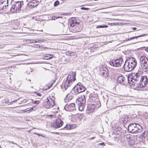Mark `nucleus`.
Wrapping results in <instances>:
<instances>
[{"label":"nucleus","mask_w":148,"mask_h":148,"mask_svg":"<svg viewBox=\"0 0 148 148\" xmlns=\"http://www.w3.org/2000/svg\"><path fill=\"white\" fill-rule=\"evenodd\" d=\"M34 134H37V135H38V136L39 135H40V134H39L38 133H34Z\"/></svg>","instance_id":"50"},{"label":"nucleus","mask_w":148,"mask_h":148,"mask_svg":"<svg viewBox=\"0 0 148 148\" xmlns=\"http://www.w3.org/2000/svg\"><path fill=\"white\" fill-rule=\"evenodd\" d=\"M22 5H23V4L21 2L18 1L15 2L12 6L11 9V11L13 12L19 11L21 10Z\"/></svg>","instance_id":"6"},{"label":"nucleus","mask_w":148,"mask_h":148,"mask_svg":"<svg viewBox=\"0 0 148 148\" xmlns=\"http://www.w3.org/2000/svg\"><path fill=\"white\" fill-rule=\"evenodd\" d=\"M147 52H148V48L147 49Z\"/></svg>","instance_id":"53"},{"label":"nucleus","mask_w":148,"mask_h":148,"mask_svg":"<svg viewBox=\"0 0 148 148\" xmlns=\"http://www.w3.org/2000/svg\"><path fill=\"white\" fill-rule=\"evenodd\" d=\"M86 98L84 95H82L76 99V102L78 105L80 111H82L84 109L86 103Z\"/></svg>","instance_id":"4"},{"label":"nucleus","mask_w":148,"mask_h":148,"mask_svg":"<svg viewBox=\"0 0 148 148\" xmlns=\"http://www.w3.org/2000/svg\"><path fill=\"white\" fill-rule=\"evenodd\" d=\"M94 104H90L88 105L87 108V111L90 112H93L96 108Z\"/></svg>","instance_id":"17"},{"label":"nucleus","mask_w":148,"mask_h":148,"mask_svg":"<svg viewBox=\"0 0 148 148\" xmlns=\"http://www.w3.org/2000/svg\"><path fill=\"white\" fill-rule=\"evenodd\" d=\"M53 85V84L52 83H51L50 84H47L45 86H44L43 88V89L44 90H46L47 89L49 88L51 86H52Z\"/></svg>","instance_id":"22"},{"label":"nucleus","mask_w":148,"mask_h":148,"mask_svg":"<svg viewBox=\"0 0 148 148\" xmlns=\"http://www.w3.org/2000/svg\"><path fill=\"white\" fill-rule=\"evenodd\" d=\"M127 144L130 145H133L134 144V141L131 138L127 140Z\"/></svg>","instance_id":"24"},{"label":"nucleus","mask_w":148,"mask_h":148,"mask_svg":"<svg viewBox=\"0 0 148 148\" xmlns=\"http://www.w3.org/2000/svg\"><path fill=\"white\" fill-rule=\"evenodd\" d=\"M125 80V79L124 77L120 76L118 77L117 82L118 83L122 84L124 82Z\"/></svg>","instance_id":"19"},{"label":"nucleus","mask_w":148,"mask_h":148,"mask_svg":"<svg viewBox=\"0 0 148 148\" xmlns=\"http://www.w3.org/2000/svg\"><path fill=\"white\" fill-rule=\"evenodd\" d=\"M1 48V47H0V48Z\"/></svg>","instance_id":"56"},{"label":"nucleus","mask_w":148,"mask_h":148,"mask_svg":"<svg viewBox=\"0 0 148 148\" xmlns=\"http://www.w3.org/2000/svg\"><path fill=\"white\" fill-rule=\"evenodd\" d=\"M8 5V0H0V10L5 9Z\"/></svg>","instance_id":"13"},{"label":"nucleus","mask_w":148,"mask_h":148,"mask_svg":"<svg viewBox=\"0 0 148 148\" xmlns=\"http://www.w3.org/2000/svg\"><path fill=\"white\" fill-rule=\"evenodd\" d=\"M38 4V1L36 0H31L28 3L27 5L29 7L32 8L36 6Z\"/></svg>","instance_id":"14"},{"label":"nucleus","mask_w":148,"mask_h":148,"mask_svg":"<svg viewBox=\"0 0 148 148\" xmlns=\"http://www.w3.org/2000/svg\"><path fill=\"white\" fill-rule=\"evenodd\" d=\"M32 130V129L30 130H29V131H28V132H30Z\"/></svg>","instance_id":"51"},{"label":"nucleus","mask_w":148,"mask_h":148,"mask_svg":"<svg viewBox=\"0 0 148 148\" xmlns=\"http://www.w3.org/2000/svg\"><path fill=\"white\" fill-rule=\"evenodd\" d=\"M33 108H32L31 109L29 110L28 111L29 112L33 110Z\"/></svg>","instance_id":"47"},{"label":"nucleus","mask_w":148,"mask_h":148,"mask_svg":"<svg viewBox=\"0 0 148 148\" xmlns=\"http://www.w3.org/2000/svg\"><path fill=\"white\" fill-rule=\"evenodd\" d=\"M63 124V122L62 120L60 119H56L54 123L52 124V127L55 128H58L62 126Z\"/></svg>","instance_id":"9"},{"label":"nucleus","mask_w":148,"mask_h":148,"mask_svg":"<svg viewBox=\"0 0 148 148\" xmlns=\"http://www.w3.org/2000/svg\"><path fill=\"white\" fill-rule=\"evenodd\" d=\"M99 144L101 145H102L103 146H104L105 145L104 144V143H99Z\"/></svg>","instance_id":"46"},{"label":"nucleus","mask_w":148,"mask_h":148,"mask_svg":"<svg viewBox=\"0 0 148 148\" xmlns=\"http://www.w3.org/2000/svg\"><path fill=\"white\" fill-rule=\"evenodd\" d=\"M61 17H56V16H54V17H53V18H52V19L53 20H55L56 19H57V18H60Z\"/></svg>","instance_id":"40"},{"label":"nucleus","mask_w":148,"mask_h":148,"mask_svg":"<svg viewBox=\"0 0 148 148\" xmlns=\"http://www.w3.org/2000/svg\"><path fill=\"white\" fill-rule=\"evenodd\" d=\"M75 24L73 23H71V24H70L71 27H74L75 25Z\"/></svg>","instance_id":"44"},{"label":"nucleus","mask_w":148,"mask_h":148,"mask_svg":"<svg viewBox=\"0 0 148 148\" xmlns=\"http://www.w3.org/2000/svg\"><path fill=\"white\" fill-rule=\"evenodd\" d=\"M59 3V2L58 1H56L54 3V5L55 6H56L58 5Z\"/></svg>","instance_id":"36"},{"label":"nucleus","mask_w":148,"mask_h":148,"mask_svg":"<svg viewBox=\"0 0 148 148\" xmlns=\"http://www.w3.org/2000/svg\"><path fill=\"white\" fill-rule=\"evenodd\" d=\"M140 138L142 139V141L148 140V131H145L140 136Z\"/></svg>","instance_id":"12"},{"label":"nucleus","mask_w":148,"mask_h":148,"mask_svg":"<svg viewBox=\"0 0 148 148\" xmlns=\"http://www.w3.org/2000/svg\"><path fill=\"white\" fill-rule=\"evenodd\" d=\"M94 95L95 96H92L90 97V99L93 102H94L97 100H98L97 95Z\"/></svg>","instance_id":"27"},{"label":"nucleus","mask_w":148,"mask_h":148,"mask_svg":"<svg viewBox=\"0 0 148 148\" xmlns=\"http://www.w3.org/2000/svg\"><path fill=\"white\" fill-rule=\"evenodd\" d=\"M110 102L111 105H114L116 104V101L114 100L113 99H112L110 100Z\"/></svg>","instance_id":"29"},{"label":"nucleus","mask_w":148,"mask_h":148,"mask_svg":"<svg viewBox=\"0 0 148 148\" xmlns=\"http://www.w3.org/2000/svg\"><path fill=\"white\" fill-rule=\"evenodd\" d=\"M130 64L128 61H125L124 65V70L127 71H130L133 70Z\"/></svg>","instance_id":"11"},{"label":"nucleus","mask_w":148,"mask_h":148,"mask_svg":"<svg viewBox=\"0 0 148 148\" xmlns=\"http://www.w3.org/2000/svg\"><path fill=\"white\" fill-rule=\"evenodd\" d=\"M95 137H92L91 138H89V140H90L91 139H93L94 138H95Z\"/></svg>","instance_id":"49"},{"label":"nucleus","mask_w":148,"mask_h":148,"mask_svg":"<svg viewBox=\"0 0 148 148\" xmlns=\"http://www.w3.org/2000/svg\"><path fill=\"white\" fill-rule=\"evenodd\" d=\"M71 130L76 128L77 127V125L75 124H71Z\"/></svg>","instance_id":"33"},{"label":"nucleus","mask_w":148,"mask_h":148,"mask_svg":"<svg viewBox=\"0 0 148 148\" xmlns=\"http://www.w3.org/2000/svg\"><path fill=\"white\" fill-rule=\"evenodd\" d=\"M47 101L44 103V105L46 108L49 109L52 108L54 105V101L50 98L49 99L47 98Z\"/></svg>","instance_id":"7"},{"label":"nucleus","mask_w":148,"mask_h":148,"mask_svg":"<svg viewBox=\"0 0 148 148\" xmlns=\"http://www.w3.org/2000/svg\"><path fill=\"white\" fill-rule=\"evenodd\" d=\"M137 38V36L132 37H129L127 38H126V40L127 41H129L134 38Z\"/></svg>","instance_id":"30"},{"label":"nucleus","mask_w":148,"mask_h":148,"mask_svg":"<svg viewBox=\"0 0 148 148\" xmlns=\"http://www.w3.org/2000/svg\"><path fill=\"white\" fill-rule=\"evenodd\" d=\"M35 93L38 96H41V95L40 93H39L38 92H36Z\"/></svg>","instance_id":"43"},{"label":"nucleus","mask_w":148,"mask_h":148,"mask_svg":"<svg viewBox=\"0 0 148 148\" xmlns=\"http://www.w3.org/2000/svg\"><path fill=\"white\" fill-rule=\"evenodd\" d=\"M83 115L80 114H78L77 115V118L78 119L79 121H81L83 118Z\"/></svg>","instance_id":"31"},{"label":"nucleus","mask_w":148,"mask_h":148,"mask_svg":"<svg viewBox=\"0 0 148 148\" xmlns=\"http://www.w3.org/2000/svg\"><path fill=\"white\" fill-rule=\"evenodd\" d=\"M9 101L8 100L6 99L5 100V102L6 104L8 103H9Z\"/></svg>","instance_id":"45"},{"label":"nucleus","mask_w":148,"mask_h":148,"mask_svg":"<svg viewBox=\"0 0 148 148\" xmlns=\"http://www.w3.org/2000/svg\"><path fill=\"white\" fill-rule=\"evenodd\" d=\"M147 84V83H145L144 82H143L142 81L140 80L139 82H138V83H137V86L138 87L141 88L142 87H143L145 86Z\"/></svg>","instance_id":"18"},{"label":"nucleus","mask_w":148,"mask_h":148,"mask_svg":"<svg viewBox=\"0 0 148 148\" xmlns=\"http://www.w3.org/2000/svg\"><path fill=\"white\" fill-rule=\"evenodd\" d=\"M81 10H88L89 9L88 8H86L84 7H82L81 8Z\"/></svg>","instance_id":"41"},{"label":"nucleus","mask_w":148,"mask_h":148,"mask_svg":"<svg viewBox=\"0 0 148 148\" xmlns=\"http://www.w3.org/2000/svg\"><path fill=\"white\" fill-rule=\"evenodd\" d=\"M131 136V135L130 134H126L124 135L123 136V138H126L127 139V140H129V139L131 138H130V136Z\"/></svg>","instance_id":"28"},{"label":"nucleus","mask_w":148,"mask_h":148,"mask_svg":"<svg viewBox=\"0 0 148 148\" xmlns=\"http://www.w3.org/2000/svg\"><path fill=\"white\" fill-rule=\"evenodd\" d=\"M146 35V34H143L142 35L138 36L137 37L138 38V37H141L144 36H145Z\"/></svg>","instance_id":"42"},{"label":"nucleus","mask_w":148,"mask_h":148,"mask_svg":"<svg viewBox=\"0 0 148 148\" xmlns=\"http://www.w3.org/2000/svg\"><path fill=\"white\" fill-rule=\"evenodd\" d=\"M73 91H74L73 94L75 95H76L79 93L81 92V91H79V90L77 84L73 87Z\"/></svg>","instance_id":"21"},{"label":"nucleus","mask_w":148,"mask_h":148,"mask_svg":"<svg viewBox=\"0 0 148 148\" xmlns=\"http://www.w3.org/2000/svg\"><path fill=\"white\" fill-rule=\"evenodd\" d=\"M70 96V94H69L67 95V96H66V98L67 99L68 98V97H69L68 100L70 99V100H71L72 99V97H69Z\"/></svg>","instance_id":"39"},{"label":"nucleus","mask_w":148,"mask_h":148,"mask_svg":"<svg viewBox=\"0 0 148 148\" xmlns=\"http://www.w3.org/2000/svg\"><path fill=\"white\" fill-rule=\"evenodd\" d=\"M66 110L71 112L74 111L75 109V104L74 103H71L69 104L66 105L64 107Z\"/></svg>","instance_id":"10"},{"label":"nucleus","mask_w":148,"mask_h":148,"mask_svg":"<svg viewBox=\"0 0 148 148\" xmlns=\"http://www.w3.org/2000/svg\"><path fill=\"white\" fill-rule=\"evenodd\" d=\"M136 29V27H133L132 28V29L133 30H135Z\"/></svg>","instance_id":"48"},{"label":"nucleus","mask_w":148,"mask_h":148,"mask_svg":"<svg viewBox=\"0 0 148 148\" xmlns=\"http://www.w3.org/2000/svg\"><path fill=\"white\" fill-rule=\"evenodd\" d=\"M114 140L116 142H118L119 141V137H114Z\"/></svg>","instance_id":"38"},{"label":"nucleus","mask_w":148,"mask_h":148,"mask_svg":"<svg viewBox=\"0 0 148 148\" xmlns=\"http://www.w3.org/2000/svg\"><path fill=\"white\" fill-rule=\"evenodd\" d=\"M100 73L101 75L104 77H107L109 75L108 69L105 66H101L100 68Z\"/></svg>","instance_id":"8"},{"label":"nucleus","mask_w":148,"mask_h":148,"mask_svg":"<svg viewBox=\"0 0 148 148\" xmlns=\"http://www.w3.org/2000/svg\"><path fill=\"white\" fill-rule=\"evenodd\" d=\"M29 80L30 81H31V80L30 79H29Z\"/></svg>","instance_id":"55"},{"label":"nucleus","mask_w":148,"mask_h":148,"mask_svg":"<svg viewBox=\"0 0 148 148\" xmlns=\"http://www.w3.org/2000/svg\"><path fill=\"white\" fill-rule=\"evenodd\" d=\"M108 27L107 25H98L96 27L97 28H104V27Z\"/></svg>","instance_id":"34"},{"label":"nucleus","mask_w":148,"mask_h":148,"mask_svg":"<svg viewBox=\"0 0 148 148\" xmlns=\"http://www.w3.org/2000/svg\"><path fill=\"white\" fill-rule=\"evenodd\" d=\"M64 128L66 130H71V125H66L64 127Z\"/></svg>","instance_id":"32"},{"label":"nucleus","mask_w":148,"mask_h":148,"mask_svg":"<svg viewBox=\"0 0 148 148\" xmlns=\"http://www.w3.org/2000/svg\"><path fill=\"white\" fill-rule=\"evenodd\" d=\"M75 75L76 74L74 72H71L69 73L64 84L65 89H67L71 86L75 80Z\"/></svg>","instance_id":"3"},{"label":"nucleus","mask_w":148,"mask_h":148,"mask_svg":"<svg viewBox=\"0 0 148 148\" xmlns=\"http://www.w3.org/2000/svg\"><path fill=\"white\" fill-rule=\"evenodd\" d=\"M30 42L32 43H40L41 42H42L44 41V40H36V41H35L34 40H32V39H31L30 40Z\"/></svg>","instance_id":"23"},{"label":"nucleus","mask_w":148,"mask_h":148,"mask_svg":"<svg viewBox=\"0 0 148 148\" xmlns=\"http://www.w3.org/2000/svg\"><path fill=\"white\" fill-rule=\"evenodd\" d=\"M143 130L142 126L136 123H131L128 126V130L131 133L138 134Z\"/></svg>","instance_id":"2"},{"label":"nucleus","mask_w":148,"mask_h":148,"mask_svg":"<svg viewBox=\"0 0 148 148\" xmlns=\"http://www.w3.org/2000/svg\"><path fill=\"white\" fill-rule=\"evenodd\" d=\"M33 129H36V128H35V127H33Z\"/></svg>","instance_id":"54"},{"label":"nucleus","mask_w":148,"mask_h":148,"mask_svg":"<svg viewBox=\"0 0 148 148\" xmlns=\"http://www.w3.org/2000/svg\"><path fill=\"white\" fill-rule=\"evenodd\" d=\"M140 66H141L143 64L148 62V59L147 57L144 56H142L140 58Z\"/></svg>","instance_id":"15"},{"label":"nucleus","mask_w":148,"mask_h":148,"mask_svg":"<svg viewBox=\"0 0 148 148\" xmlns=\"http://www.w3.org/2000/svg\"><path fill=\"white\" fill-rule=\"evenodd\" d=\"M80 84H77V88H78L79 90V91H81V92L84 91L85 89L86 88L85 87L83 86L82 84L80 83Z\"/></svg>","instance_id":"20"},{"label":"nucleus","mask_w":148,"mask_h":148,"mask_svg":"<svg viewBox=\"0 0 148 148\" xmlns=\"http://www.w3.org/2000/svg\"><path fill=\"white\" fill-rule=\"evenodd\" d=\"M32 102L33 103L36 104H38L39 103V101H34L32 99Z\"/></svg>","instance_id":"35"},{"label":"nucleus","mask_w":148,"mask_h":148,"mask_svg":"<svg viewBox=\"0 0 148 148\" xmlns=\"http://www.w3.org/2000/svg\"><path fill=\"white\" fill-rule=\"evenodd\" d=\"M52 55L48 54H46V55L44 56V59L46 60H49L52 58Z\"/></svg>","instance_id":"26"},{"label":"nucleus","mask_w":148,"mask_h":148,"mask_svg":"<svg viewBox=\"0 0 148 148\" xmlns=\"http://www.w3.org/2000/svg\"><path fill=\"white\" fill-rule=\"evenodd\" d=\"M140 80L142 81L143 82H144L147 83V78L145 76H141Z\"/></svg>","instance_id":"25"},{"label":"nucleus","mask_w":148,"mask_h":148,"mask_svg":"<svg viewBox=\"0 0 148 148\" xmlns=\"http://www.w3.org/2000/svg\"><path fill=\"white\" fill-rule=\"evenodd\" d=\"M128 62L132 66V68L133 69L135 67L137 64L136 59L134 58H131V60H129Z\"/></svg>","instance_id":"16"},{"label":"nucleus","mask_w":148,"mask_h":148,"mask_svg":"<svg viewBox=\"0 0 148 148\" xmlns=\"http://www.w3.org/2000/svg\"><path fill=\"white\" fill-rule=\"evenodd\" d=\"M124 62L123 61L122 58L117 59L114 60H112L110 62V65L113 66L119 67L121 66H123L124 64Z\"/></svg>","instance_id":"5"},{"label":"nucleus","mask_w":148,"mask_h":148,"mask_svg":"<svg viewBox=\"0 0 148 148\" xmlns=\"http://www.w3.org/2000/svg\"><path fill=\"white\" fill-rule=\"evenodd\" d=\"M71 21V23H74L75 24H76V23H77L75 18H73V19H72Z\"/></svg>","instance_id":"37"},{"label":"nucleus","mask_w":148,"mask_h":148,"mask_svg":"<svg viewBox=\"0 0 148 148\" xmlns=\"http://www.w3.org/2000/svg\"><path fill=\"white\" fill-rule=\"evenodd\" d=\"M14 101H12V102H14ZM11 102H10V103H11Z\"/></svg>","instance_id":"52"},{"label":"nucleus","mask_w":148,"mask_h":148,"mask_svg":"<svg viewBox=\"0 0 148 148\" xmlns=\"http://www.w3.org/2000/svg\"><path fill=\"white\" fill-rule=\"evenodd\" d=\"M141 77V74L139 73H133L132 75L127 77L128 82L132 85L137 84Z\"/></svg>","instance_id":"1"}]
</instances>
